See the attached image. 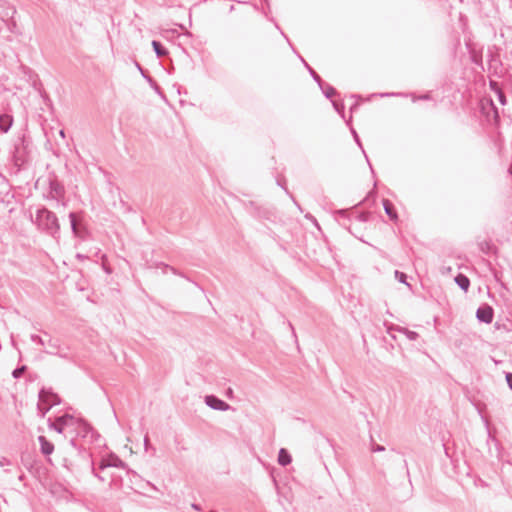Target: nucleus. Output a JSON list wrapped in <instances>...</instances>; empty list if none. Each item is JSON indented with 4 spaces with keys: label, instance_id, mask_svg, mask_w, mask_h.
Masks as SVG:
<instances>
[{
    "label": "nucleus",
    "instance_id": "19",
    "mask_svg": "<svg viewBox=\"0 0 512 512\" xmlns=\"http://www.w3.org/2000/svg\"><path fill=\"white\" fill-rule=\"evenodd\" d=\"M50 192L55 194V197H60L64 193L63 186L57 181L50 182Z\"/></svg>",
    "mask_w": 512,
    "mask_h": 512
},
{
    "label": "nucleus",
    "instance_id": "45",
    "mask_svg": "<svg viewBox=\"0 0 512 512\" xmlns=\"http://www.w3.org/2000/svg\"><path fill=\"white\" fill-rule=\"evenodd\" d=\"M232 393H233L232 389L229 388L226 394L228 397H231Z\"/></svg>",
    "mask_w": 512,
    "mask_h": 512
},
{
    "label": "nucleus",
    "instance_id": "49",
    "mask_svg": "<svg viewBox=\"0 0 512 512\" xmlns=\"http://www.w3.org/2000/svg\"><path fill=\"white\" fill-rule=\"evenodd\" d=\"M47 403L42 404V411L45 409Z\"/></svg>",
    "mask_w": 512,
    "mask_h": 512
},
{
    "label": "nucleus",
    "instance_id": "28",
    "mask_svg": "<svg viewBox=\"0 0 512 512\" xmlns=\"http://www.w3.org/2000/svg\"><path fill=\"white\" fill-rule=\"evenodd\" d=\"M334 109L344 118V104L337 101H332Z\"/></svg>",
    "mask_w": 512,
    "mask_h": 512
},
{
    "label": "nucleus",
    "instance_id": "6",
    "mask_svg": "<svg viewBox=\"0 0 512 512\" xmlns=\"http://www.w3.org/2000/svg\"><path fill=\"white\" fill-rule=\"evenodd\" d=\"M205 404L213 410L227 411L230 405L215 395H206Z\"/></svg>",
    "mask_w": 512,
    "mask_h": 512
},
{
    "label": "nucleus",
    "instance_id": "27",
    "mask_svg": "<svg viewBox=\"0 0 512 512\" xmlns=\"http://www.w3.org/2000/svg\"><path fill=\"white\" fill-rule=\"evenodd\" d=\"M350 130H351V133H352V135H353V138H354L355 142H356V143H357V145L361 148L362 152H363V153H365V151H364V149H363V146H362V143H361V141H360V138H359V136H358V134H357L356 130H355L353 127H351V128H350ZM364 155H365L366 159H368L367 155H366V154H364ZM367 161L369 162V160H367Z\"/></svg>",
    "mask_w": 512,
    "mask_h": 512
},
{
    "label": "nucleus",
    "instance_id": "29",
    "mask_svg": "<svg viewBox=\"0 0 512 512\" xmlns=\"http://www.w3.org/2000/svg\"><path fill=\"white\" fill-rule=\"evenodd\" d=\"M411 97H412V101L413 102H416L418 100H430L431 99L430 93H425V94L420 95V96H416L414 94H411Z\"/></svg>",
    "mask_w": 512,
    "mask_h": 512
},
{
    "label": "nucleus",
    "instance_id": "18",
    "mask_svg": "<svg viewBox=\"0 0 512 512\" xmlns=\"http://www.w3.org/2000/svg\"><path fill=\"white\" fill-rule=\"evenodd\" d=\"M301 61L304 63L305 67L308 69L310 75L314 79V81L318 84L320 89H323L324 81L321 79V77L305 62L303 58H301Z\"/></svg>",
    "mask_w": 512,
    "mask_h": 512
},
{
    "label": "nucleus",
    "instance_id": "17",
    "mask_svg": "<svg viewBox=\"0 0 512 512\" xmlns=\"http://www.w3.org/2000/svg\"><path fill=\"white\" fill-rule=\"evenodd\" d=\"M152 47L158 57H164L168 54V50L159 41L153 40Z\"/></svg>",
    "mask_w": 512,
    "mask_h": 512
},
{
    "label": "nucleus",
    "instance_id": "12",
    "mask_svg": "<svg viewBox=\"0 0 512 512\" xmlns=\"http://www.w3.org/2000/svg\"><path fill=\"white\" fill-rule=\"evenodd\" d=\"M491 90L497 95L498 101L501 105H506L507 99L503 92V90L499 87L498 83L495 81H490Z\"/></svg>",
    "mask_w": 512,
    "mask_h": 512
},
{
    "label": "nucleus",
    "instance_id": "24",
    "mask_svg": "<svg viewBox=\"0 0 512 512\" xmlns=\"http://www.w3.org/2000/svg\"><path fill=\"white\" fill-rule=\"evenodd\" d=\"M69 219H70V225L73 233L77 235L78 229H77V223H76V214L74 212L69 213Z\"/></svg>",
    "mask_w": 512,
    "mask_h": 512
},
{
    "label": "nucleus",
    "instance_id": "32",
    "mask_svg": "<svg viewBox=\"0 0 512 512\" xmlns=\"http://www.w3.org/2000/svg\"><path fill=\"white\" fill-rule=\"evenodd\" d=\"M278 185H279V186H281V187L286 191V193L290 195L291 199L293 200V202H294V204L297 206V208H298L299 210H302V209H301V206L298 204V202L294 199V197L289 193V191L287 190V188H286V187H284L280 181H278Z\"/></svg>",
    "mask_w": 512,
    "mask_h": 512
},
{
    "label": "nucleus",
    "instance_id": "5",
    "mask_svg": "<svg viewBox=\"0 0 512 512\" xmlns=\"http://www.w3.org/2000/svg\"><path fill=\"white\" fill-rule=\"evenodd\" d=\"M44 336H48V349L45 350L47 354L57 355L61 358L68 359L69 353L68 350L62 348L60 345V340L57 338H52L47 332H44Z\"/></svg>",
    "mask_w": 512,
    "mask_h": 512
},
{
    "label": "nucleus",
    "instance_id": "34",
    "mask_svg": "<svg viewBox=\"0 0 512 512\" xmlns=\"http://www.w3.org/2000/svg\"><path fill=\"white\" fill-rule=\"evenodd\" d=\"M507 385L509 386L510 390L512 391V372H507L505 375Z\"/></svg>",
    "mask_w": 512,
    "mask_h": 512
},
{
    "label": "nucleus",
    "instance_id": "7",
    "mask_svg": "<svg viewBox=\"0 0 512 512\" xmlns=\"http://www.w3.org/2000/svg\"><path fill=\"white\" fill-rule=\"evenodd\" d=\"M494 310L489 305L480 306L476 311V318L478 321L485 324H490L493 321Z\"/></svg>",
    "mask_w": 512,
    "mask_h": 512
},
{
    "label": "nucleus",
    "instance_id": "26",
    "mask_svg": "<svg viewBox=\"0 0 512 512\" xmlns=\"http://www.w3.org/2000/svg\"><path fill=\"white\" fill-rule=\"evenodd\" d=\"M27 370V366L26 365H22L20 367H17L16 369L13 370L12 372V376L15 378V379H18L20 378Z\"/></svg>",
    "mask_w": 512,
    "mask_h": 512
},
{
    "label": "nucleus",
    "instance_id": "14",
    "mask_svg": "<svg viewBox=\"0 0 512 512\" xmlns=\"http://www.w3.org/2000/svg\"><path fill=\"white\" fill-rule=\"evenodd\" d=\"M3 22L5 23L6 28L8 29V31L11 32L12 34H14V35H21L22 34V31L19 28V26H18V24H17V22H16L14 17L8 18L7 20H3Z\"/></svg>",
    "mask_w": 512,
    "mask_h": 512
},
{
    "label": "nucleus",
    "instance_id": "4",
    "mask_svg": "<svg viewBox=\"0 0 512 512\" xmlns=\"http://www.w3.org/2000/svg\"><path fill=\"white\" fill-rule=\"evenodd\" d=\"M247 211L255 218L274 221L276 213L274 208L260 206L253 201H250L246 206Z\"/></svg>",
    "mask_w": 512,
    "mask_h": 512
},
{
    "label": "nucleus",
    "instance_id": "16",
    "mask_svg": "<svg viewBox=\"0 0 512 512\" xmlns=\"http://www.w3.org/2000/svg\"><path fill=\"white\" fill-rule=\"evenodd\" d=\"M291 455L284 448H281L278 454V462L282 466H286L291 463Z\"/></svg>",
    "mask_w": 512,
    "mask_h": 512
},
{
    "label": "nucleus",
    "instance_id": "48",
    "mask_svg": "<svg viewBox=\"0 0 512 512\" xmlns=\"http://www.w3.org/2000/svg\"><path fill=\"white\" fill-rule=\"evenodd\" d=\"M77 258H81L82 259V258H84V256L81 255V254H77Z\"/></svg>",
    "mask_w": 512,
    "mask_h": 512
},
{
    "label": "nucleus",
    "instance_id": "21",
    "mask_svg": "<svg viewBox=\"0 0 512 512\" xmlns=\"http://www.w3.org/2000/svg\"><path fill=\"white\" fill-rule=\"evenodd\" d=\"M326 98L331 99L336 95V90L331 85L324 82L323 89H321Z\"/></svg>",
    "mask_w": 512,
    "mask_h": 512
},
{
    "label": "nucleus",
    "instance_id": "9",
    "mask_svg": "<svg viewBox=\"0 0 512 512\" xmlns=\"http://www.w3.org/2000/svg\"><path fill=\"white\" fill-rule=\"evenodd\" d=\"M71 419H72V416H70L68 414L62 415V416L56 418L55 422L51 423L49 425V427L54 429L56 432L61 434L63 432V430H64V426Z\"/></svg>",
    "mask_w": 512,
    "mask_h": 512
},
{
    "label": "nucleus",
    "instance_id": "13",
    "mask_svg": "<svg viewBox=\"0 0 512 512\" xmlns=\"http://www.w3.org/2000/svg\"><path fill=\"white\" fill-rule=\"evenodd\" d=\"M13 123L12 116L8 114H2L0 115V132L7 133L9 129L11 128Z\"/></svg>",
    "mask_w": 512,
    "mask_h": 512
},
{
    "label": "nucleus",
    "instance_id": "40",
    "mask_svg": "<svg viewBox=\"0 0 512 512\" xmlns=\"http://www.w3.org/2000/svg\"><path fill=\"white\" fill-rule=\"evenodd\" d=\"M191 508L196 510V511H201L202 510L201 506L199 504H196V503H192L191 504Z\"/></svg>",
    "mask_w": 512,
    "mask_h": 512
},
{
    "label": "nucleus",
    "instance_id": "42",
    "mask_svg": "<svg viewBox=\"0 0 512 512\" xmlns=\"http://www.w3.org/2000/svg\"><path fill=\"white\" fill-rule=\"evenodd\" d=\"M136 66H137V69H139L141 71V74L143 75V77L146 78L147 76L144 74V71L141 68V66L139 65V63H136Z\"/></svg>",
    "mask_w": 512,
    "mask_h": 512
},
{
    "label": "nucleus",
    "instance_id": "37",
    "mask_svg": "<svg viewBox=\"0 0 512 512\" xmlns=\"http://www.w3.org/2000/svg\"><path fill=\"white\" fill-rule=\"evenodd\" d=\"M305 218H307L308 220H311L315 224L316 227H319L317 220L311 214H309V213L306 214Z\"/></svg>",
    "mask_w": 512,
    "mask_h": 512
},
{
    "label": "nucleus",
    "instance_id": "2",
    "mask_svg": "<svg viewBox=\"0 0 512 512\" xmlns=\"http://www.w3.org/2000/svg\"><path fill=\"white\" fill-rule=\"evenodd\" d=\"M11 160L13 165L16 167V171H20L24 165L29 161L28 145L24 138H19L14 143L13 150L11 152Z\"/></svg>",
    "mask_w": 512,
    "mask_h": 512
},
{
    "label": "nucleus",
    "instance_id": "15",
    "mask_svg": "<svg viewBox=\"0 0 512 512\" xmlns=\"http://www.w3.org/2000/svg\"><path fill=\"white\" fill-rule=\"evenodd\" d=\"M455 282L463 291H465V292L468 291V289L470 287V280L466 275L459 273L455 277Z\"/></svg>",
    "mask_w": 512,
    "mask_h": 512
},
{
    "label": "nucleus",
    "instance_id": "3",
    "mask_svg": "<svg viewBox=\"0 0 512 512\" xmlns=\"http://www.w3.org/2000/svg\"><path fill=\"white\" fill-rule=\"evenodd\" d=\"M58 404H60V397L51 389L42 388L39 391L37 410L41 417H44L53 406Z\"/></svg>",
    "mask_w": 512,
    "mask_h": 512
},
{
    "label": "nucleus",
    "instance_id": "30",
    "mask_svg": "<svg viewBox=\"0 0 512 512\" xmlns=\"http://www.w3.org/2000/svg\"><path fill=\"white\" fill-rule=\"evenodd\" d=\"M355 218L359 221V222H366L368 221L369 219V213H366V212H363V213H357L355 215Z\"/></svg>",
    "mask_w": 512,
    "mask_h": 512
},
{
    "label": "nucleus",
    "instance_id": "33",
    "mask_svg": "<svg viewBox=\"0 0 512 512\" xmlns=\"http://www.w3.org/2000/svg\"><path fill=\"white\" fill-rule=\"evenodd\" d=\"M380 96L381 97L407 96V94L391 92V93H381Z\"/></svg>",
    "mask_w": 512,
    "mask_h": 512
},
{
    "label": "nucleus",
    "instance_id": "36",
    "mask_svg": "<svg viewBox=\"0 0 512 512\" xmlns=\"http://www.w3.org/2000/svg\"><path fill=\"white\" fill-rule=\"evenodd\" d=\"M92 473L93 475L98 478L100 481L104 482L105 481V478L100 475L99 473L96 472L95 468L92 466Z\"/></svg>",
    "mask_w": 512,
    "mask_h": 512
},
{
    "label": "nucleus",
    "instance_id": "43",
    "mask_svg": "<svg viewBox=\"0 0 512 512\" xmlns=\"http://www.w3.org/2000/svg\"><path fill=\"white\" fill-rule=\"evenodd\" d=\"M346 213H347V212H346L345 210H340V211H338V214H339L340 216H342V217L346 216Z\"/></svg>",
    "mask_w": 512,
    "mask_h": 512
},
{
    "label": "nucleus",
    "instance_id": "22",
    "mask_svg": "<svg viewBox=\"0 0 512 512\" xmlns=\"http://www.w3.org/2000/svg\"><path fill=\"white\" fill-rule=\"evenodd\" d=\"M46 337L49 338L48 336H46ZM30 339H31L32 342L37 343L39 345H42V346L47 345L48 346V339L40 337L39 335L32 334L30 336Z\"/></svg>",
    "mask_w": 512,
    "mask_h": 512
},
{
    "label": "nucleus",
    "instance_id": "47",
    "mask_svg": "<svg viewBox=\"0 0 512 512\" xmlns=\"http://www.w3.org/2000/svg\"><path fill=\"white\" fill-rule=\"evenodd\" d=\"M356 107H357V104H354V105H352V107L350 108V110H351V111H353Z\"/></svg>",
    "mask_w": 512,
    "mask_h": 512
},
{
    "label": "nucleus",
    "instance_id": "44",
    "mask_svg": "<svg viewBox=\"0 0 512 512\" xmlns=\"http://www.w3.org/2000/svg\"><path fill=\"white\" fill-rule=\"evenodd\" d=\"M166 268H169L174 274H177L174 267H170V266L166 265Z\"/></svg>",
    "mask_w": 512,
    "mask_h": 512
},
{
    "label": "nucleus",
    "instance_id": "46",
    "mask_svg": "<svg viewBox=\"0 0 512 512\" xmlns=\"http://www.w3.org/2000/svg\"><path fill=\"white\" fill-rule=\"evenodd\" d=\"M59 134H60V136H61L62 138H65V132H64V130H60V131H59Z\"/></svg>",
    "mask_w": 512,
    "mask_h": 512
},
{
    "label": "nucleus",
    "instance_id": "38",
    "mask_svg": "<svg viewBox=\"0 0 512 512\" xmlns=\"http://www.w3.org/2000/svg\"><path fill=\"white\" fill-rule=\"evenodd\" d=\"M108 460H102L99 466L100 470H104L105 468H108L109 465H107Z\"/></svg>",
    "mask_w": 512,
    "mask_h": 512
},
{
    "label": "nucleus",
    "instance_id": "23",
    "mask_svg": "<svg viewBox=\"0 0 512 512\" xmlns=\"http://www.w3.org/2000/svg\"><path fill=\"white\" fill-rule=\"evenodd\" d=\"M400 331L403 332L406 335V337L411 341L416 340L419 336L417 332L408 330L407 328H401Z\"/></svg>",
    "mask_w": 512,
    "mask_h": 512
},
{
    "label": "nucleus",
    "instance_id": "41",
    "mask_svg": "<svg viewBox=\"0 0 512 512\" xmlns=\"http://www.w3.org/2000/svg\"><path fill=\"white\" fill-rule=\"evenodd\" d=\"M144 447H145V450L148 451V448H149V438H148V436H145V438H144Z\"/></svg>",
    "mask_w": 512,
    "mask_h": 512
},
{
    "label": "nucleus",
    "instance_id": "20",
    "mask_svg": "<svg viewBox=\"0 0 512 512\" xmlns=\"http://www.w3.org/2000/svg\"><path fill=\"white\" fill-rule=\"evenodd\" d=\"M109 467L123 468L125 463L116 455H112L107 462Z\"/></svg>",
    "mask_w": 512,
    "mask_h": 512
},
{
    "label": "nucleus",
    "instance_id": "11",
    "mask_svg": "<svg viewBox=\"0 0 512 512\" xmlns=\"http://www.w3.org/2000/svg\"><path fill=\"white\" fill-rule=\"evenodd\" d=\"M38 441L40 444L41 452L44 455H50L53 453L54 445L50 441H48L45 436H39Z\"/></svg>",
    "mask_w": 512,
    "mask_h": 512
},
{
    "label": "nucleus",
    "instance_id": "25",
    "mask_svg": "<svg viewBox=\"0 0 512 512\" xmlns=\"http://www.w3.org/2000/svg\"><path fill=\"white\" fill-rule=\"evenodd\" d=\"M394 275H395V278L400 282V283H403L407 286H410L409 283L407 282V275L403 272H400L398 270H396L394 272Z\"/></svg>",
    "mask_w": 512,
    "mask_h": 512
},
{
    "label": "nucleus",
    "instance_id": "31",
    "mask_svg": "<svg viewBox=\"0 0 512 512\" xmlns=\"http://www.w3.org/2000/svg\"><path fill=\"white\" fill-rule=\"evenodd\" d=\"M147 81L149 82L150 86L157 92L160 94V87L159 85L151 78V77H146Z\"/></svg>",
    "mask_w": 512,
    "mask_h": 512
},
{
    "label": "nucleus",
    "instance_id": "39",
    "mask_svg": "<svg viewBox=\"0 0 512 512\" xmlns=\"http://www.w3.org/2000/svg\"><path fill=\"white\" fill-rule=\"evenodd\" d=\"M9 464H10V461L7 458L3 457L0 459V466L9 465Z\"/></svg>",
    "mask_w": 512,
    "mask_h": 512
},
{
    "label": "nucleus",
    "instance_id": "10",
    "mask_svg": "<svg viewBox=\"0 0 512 512\" xmlns=\"http://www.w3.org/2000/svg\"><path fill=\"white\" fill-rule=\"evenodd\" d=\"M383 208H384V211L387 214V216L390 218V220H392V221L398 220L397 211L394 208V205L388 199H383Z\"/></svg>",
    "mask_w": 512,
    "mask_h": 512
},
{
    "label": "nucleus",
    "instance_id": "8",
    "mask_svg": "<svg viewBox=\"0 0 512 512\" xmlns=\"http://www.w3.org/2000/svg\"><path fill=\"white\" fill-rule=\"evenodd\" d=\"M16 8L6 0H0V19L7 20L16 14Z\"/></svg>",
    "mask_w": 512,
    "mask_h": 512
},
{
    "label": "nucleus",
    "instance_id": "35",
    "mask_svg": "<svg viewBox=\"0 0 512 512\" xmlns=\"http://www.w3.org/2000/svg\"><path fill=\"white\" fill-rule=\"evenodd\" d=\"M372 452H382L385 450V447L379 444H375L371 447Z\"/></svg>",
    "mask_w": 512,
    "mask_h": 512
},
{
    "label": "nucleus",
    "instance_id": "1",
    "mask_svg": "<svg viewBox=\"0 0 512 512\" xmlns=\"http://www.w3.org/2000/svg\"><path fill=\"white\" fill-rule=\"evenodd\" d=\"M36 223L40 229L53 237L59 234L60 225L56 214L45 207L37 210Z\"/></svg>",
    "mask_w": 512,
    "mask_h": 512
}]
</instances>
